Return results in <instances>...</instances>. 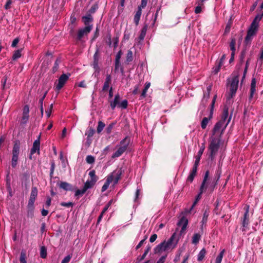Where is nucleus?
<instances>
[{"mask_svg":"<svg viewBox=\"0 0 263 263\" xmlns=\"http://www.w3.org/2000/svg\"><path fill=\"white\" fill-rule=\"evenodd\" d=\"M40 136H39L37 139H36L33 143V146L30 150V154L29 157L30 159H32V155L35 153H37L38 154H40Z\"/></svg>","mask_w":263,"mask_h":263,"instance_id":"14","label":"nucleus"},{"mask_svg":"<svg viewBox=\"0 0 263 263\" xmlns=\"http://www.w3.org/2000/svg\"><path fill=\"white\" fill-rule=\"evenodd\" d=\"M70 76V74L69 73H63L58 80V84L55 86V90L59 92L64 86Z\"/></svg>","mask_w":263,"mask_h":263,"instance_id":"10","label":"nucleus"},{"mask_svg":"<svg viewBox=\"0 0 263 263\" xmlns=\"http://www.w3.org/2000/svg\"><path fill=\"white\" fill-rule=\"evenodd\" d=\"M231 118L230 117L226 124H224L219 121L217 122L212 130V135L211 137H219L221 138V136L230 122Z\"/></svg>","mask_w":263,"mask_h":263,"instance_id":"7","label":"nucleus"},{"mask_svg":"<svg viewBox=\"0 0 263 263\" xmlns=\"http://www.w3.org/2000/svg\"><path fill=\"white\" fill-rule=\"evenodd\" d=\"M204 149H205V145H204V143H203L202 146L200 147L199 151H198L197 156L196 157V160H195V161L194 163L195 165H197V166L199 165L201 156L203 154Z\"/></svg>","mask_w":263,"mask_h":263,"instance_id":"18","label":"nucleus"},{"mask_svg":"<svg viewBox=\"0 0 263 263\" xmlns=\"http://www.w3.org/2000/svg\"><path fill=\"white\" fill-rule=\"evenodd\" d=\"M59 186L65 191H71L72 190L71 185L66 182H61Z\"/></svg>","mask_w":263,"mask_h":263,"instance_id":"28","label":"nucleus"},{"mask_svg":"<svg viewBox=\"0 0 263 263\" xmlns=\"http://www.w3.org/2000/svg\"><path fill=\"white\" fill-rule=\"evenodd\" d=\"M95 133V129L91 127L86 130L85 135L87 136V141L91 140L90 138L93 136Z\"/></svg>","mask_w":263,"mask_h":263,"instance_id":"36","label":"nucleus"},{"mask_svg":"<svg viewBox=\"0 0 263 263\" xmlns=\"http://www.w3.org/2000/svg\"><path fill=\"white\" fill-rule=\"evenodd\" d=\"M121 67V71L122 72H123V68L121 67L120 62L115 61V72H117L118 71L119 68Z\"/></svg>","mask_w":263,"mask_h":263,"instance_id":"50","label":"nucleus"},{"mask_svg":"<svg viewBox=\"0 0 263 263\" xmlns=\"http://www.w3.org/2000/svg\"><path fill=\"white\" fill-rule=\"evenodd\" d=\"M141 14L142 10L141 9V7H138L134 18V21L136 26L139 24Z\"/></svg>","mask_w":263,"mask_h":263,"instance_id":"26","label":"nucleus"},{"mask_svg":"<svg viewBox=\"0 0 263 263\" xmlns=\"http://www.w3.org/2000/svg\"><path fill=\"white\" fill-rule=\"evenodd\" d=\"M208 216H209V212L206 210L204 211L203 215L202 220L201 221L202 224H205L206 223Z\"/></svg>","mask_w":263,"mask_h":263,"instance_id":"49","label":"nucleus"},{"mask_svg":"<svg viewBox=\"0 0 263 263\" xmlns=\"http://www.w3.org/2000/svg\"><path fill=\"white\" fill-rule=\"evenodd\" d=\"M122 168L117 169L109 174L106 177L105 182L102 187V192H105L109 187L110 183L113 182L114 185L117 184L121 178L123 173Z\"/></svg>","mask_w":263,"mask_h":263,"instance_id":"3","label":"nucleus"},{"mask_svg":"<svg viewBox=\"0 0 263 263\" xmlns=\"http://www.w3.org/2000/svg\"><path fill=\"white\" fill-rule=\"evenodd\" d=\"M217 95H215L214 97L213 98L212 101L210 105V115L208 117H204L201 123V126L202 129H205L206 127V126L209 122V121L211 120V119L212 118L213 114V109L215 105V103L216 100Z\"/></svg>","mask_w":263,"mask_h":263,"instance_id":"8","label":"nucleus"},{"mask_svg":"<svg viewBox=\"0 0 263 263\" xmlns=\"http://www.w3.org/2000/svg\"><path fill=\"white\" fill-rule=\"evenodd\" d=\"M83 21L86 25V26H87L88 25H90L89 23L92 21V17L90 15H88L87 16H84L82 17ZM90 25H92V24H90Z\"/></svg>","mask_w":263,"mask_h":263,"instance_id":"35","label":"nucleus"},{"mask_svg":"<svg viewBox=\"0 0 263 263\" xmlns=\"http://www.w3.org/2000/svg\"><path fill=\"white\" fill-rule=\"evenodd\" d=\"M256 81L255 78H252L250 85V94L248 98L249 102H251L252 101L254 93L256 91Z\"/></svg>","mask_w":263,"mask_h":263,"instance_id":"16","label":"nucleus"},{"mask_svg":"<svg viewBox=\"0 0 263 263\" xmlns=\"http://www.w3.org/2000/svg\"><path fill=\"white\" fill-rule=\"evenodd\" d=\"M71 258V255H68L62 260L61 263H68Z\"/></svg>","mask_w":263,"mask_h":263,"instance_id":"59","label":"nucleus"},{"mask_svg":"<svg viewBox=\"0 0 263 263\" xmlns=\"http://www.w3.org/2000/svg\"><path fill=\"white\" fill-rule=\"evenodd\" d=\"M54 168H55V163H54V161H52L51 162V167H50V176L51 178L53 177Z\"/></svg>","mask_w":263,"mask_h":263,"instance_id":"52","label":"nucleus"},{"mask_svg":"<svg viewBox=\"0 0 263 263\" xmlns=\"http://www.w3.org/2000/svg\"><path fill=\"white\" fill-rule=\"evenodd\" d=\"M38 194L37 189L35 186H32L31 188V191L29 199L28 200L29 202L34 203L35 199L37 197Z\"/></svg>","mask_w":263,"mask_h":263,"instance_id":"17","label":"nucleus"},{"mask_svg":"<svg viewBox=\"0 0 263 263\" xmlns=\"http://www.w3.org/2000/svg\"><path fill=\"white\" fill-rule=\"evenodd\" d=\"M205 254H206V250L204 248H203L199 252V253L198 254V257H197L198 261H202L203 259Z\"/></svg>","mask_w":263,"mask_h":263,"instance_id":"39","label":"nucleus"},{"mask_svg":"<svg viewBox=\"0 0 263 263\" xmlns=\"http://www.w3.org/2000/svg\"><path fill=\"white\" fill-rule=\"evenodd\" d=\"M150 86H151L150 82H146L145 83L144 88L143 89L142 93L141 94L140 99H143V98H145L147 91L148 89L149 88Z\"/></svg>","mask_w":263,"mask_h":263,"instance_id":"34","label":"nucleus"},{"mask_svg":"<svg viewBox=\"0 0 263 263\" xmlns=\"http://www.w3.org/2000/svg\"><path fill=\"white\" fill-rule=\"evenodd\" d=\"M229 116V108L225 107L223 109L222 114L221 115V120L219 121L224 124H226L228 121Z\"/></svg>","mask_w":263,"mask_h":263,"instance_id":"22","label":"nucleus"},{"mask_svg":"<svg viewBox=\"0 0 263 263\" xmlns=\"http://www.w3.org/2000/svg\"><path fill=\"white\" fill-rule=\"evenodd\" d=\"M98 63H99V55H98V50H97L93 55V66L95 69H97L99 68Z\"/></svg>","mask_w":263,"mask_h":263,"instance_id":"32","label":"nucleus"},{"mask_svg":"<svg viewBox=\"0 0 263 263\" xmlns=\"http://www.w3.org/2000/svg\"><path fill=\"white\" fill-rule=\"evenodd\" d=\"M148 25L147 24H145L140 32V34L138 37L139 42H141L143 41L145 36L147 30Z\"/></svg>","mask_w":263,"mask_h":263,"instance_id":"27","label":"nucleus"},{"mask_svg":"<svg viewBox=\"0 0 263 263\" xmlns=\"http://www.w3.org/2000/svg\"><path fill=\"white\" fill-rule=\"evenodd\" d=\"M209 176V171H207L205 173V174L204 176V178H203V180L202 181V184H201L200 188V192L196 198V200L194 201V202L192 206V209L195 205V204L197 203V202L200 199L202 194L205 192L204 185L205 184L206 181H208Z\"/></svg>","mask_w":263,"mask_h":263,"instance_id":"9","label":"nucleus"},{"mask_svg":"<svg viewBox=\"0 0 263 263\" xmlns=\"http://www.w3.org/2000/svg\"><path fill=\"white\" fill-rule=\"evenodd\" d=\"M239 83V76H236L229 81L230 91L227 95V101L232 99L236 95L238 89Z\"/></svg>","mask_w":263,"mask_h":263,"instance_id":"6","label":"nucleus"},{"mask_svg":"<svg viewBox=\"0 0 263 263\" xmlns=\"http://www.w3.org/2000/svg\"><path fill=\"white\" fill-rule=\"evenodd\" d=\"M235 44H236V41L234 39H233L231 41L230 46V49L232 50V52H234V53L235 52Z\"/></svg>","mask_w":263,"mask_h":263,"instance_id":"51","label":"nucleus"},{"mask_svg":"<svg viewBox=\"0 0 263 263\" xmlns=\"http://www.w3.org/2000/svg\"><path fill=\"white\" fill-rule=\"evenodd\" d=\"M179 237H176V232L174 233L167 241H164L160 243L155 248L156 253H160L162 251H167L170 249L175 248L178 242Z\"/></svg>","mask_w":263,"mask_h":263,"instance_id":"2","label":"nucleus"},{"mask_svg":"<svg viewBox=\"0 0 263 263\" xmlns=\"http://www.w3.org/2000/svg\"><path fill=\"white\" fill-rule=\"evenodd\" d=\"M223 63L224 62L221 61L220 60L216 61L215 66L213 68V72L214 74H216L219 71L221 66L223 64Z\"/></svg>","mask_w":263,"mask_h":263,"instance_id":"24","label":"nucleus"},{"mask_svg":"<svg viewBox=\"0 0 263 263\" xmlns=\"http://www.w3.org/2000/svg\"><path fill=\"white\" fill-rule=\"evenodd\" d=\"M20 142L18 140L14 142L13 145V149H12V155L13 156H18L20 153Z\"/></svg>","mask_w":263,"mask_h":263,"instance_id":"25","label":"nucleus"},{"mask_svg":"<svg viewBox=\"0 0 263 263\" xmlns=\"http://www.w3.org/2000/svg\"><path fill=\"white\" fill-rule=\"evenodd\" d=\"M212 84H210L206 87V91L204 92L203 97V98L202 100V102L203 104L206 103L208 100L210 98V95L211 91L212 90Z\"/></svg>","mask_w":263,"mask_h":263,"instance_id":"20","label":"nucleus"},{"mask_svg":"<svg viewBox=\"0 0 263 263\" xmlns=\"http://www.w3.org/2000/svg\"><path fill=\"white\" fill-rule=\"evenodd\" d=\"M96 182L94 180L90 179L87 180L85 183L83 188L87 191L88 189L92 188L95 184Z\"/></svg>","mask_w":263,"mask_h":263,"instance_id":"31","label":"nucleus"},{"mask_svg":"<svg viewBox=\"0 0 263 263\" xmlns=\"http://www.w3.org/2000/svg\"><path fill=\"white\" fill-rule=\"evenodd\" d=\"M219 176L217 178V179H214L213 180H211L208 182L207 181H206L205 184L204 185V190L205 191L207 190L208 192L209 193H211L214 190L215 186L217 185V181L219 179Z\"/></svg>","mask_w":263,"mask_h":263,"instance_id":"15","label":"nucleus"},{"mask_svg":"<svg viewBox=\"0 0 263 263\" xmlns=\"http://www.w3.org/2000/svg\"><path fill=\"white\" fill-rule=\"evenodd\" d=\"M29 107L28 105H25L23 108V115H29Z\"/></svg>","mask_w":263,"mask_h":263,"instance_id":"62","label":"nucleus"},{"mask_svg":"<svg viewBox=\"0 0 263 263\" xmlns=\"http://www.w3.org/2000/svg\"><path fill=\"white\" fill-rule=\"evenodd\" d=\"M61 206H65L67 208L71 207L73 205V203L71 202H62L60 203Z\"/></svg>","mask_w":263,"mask_h":263,"instance_id":"56","label":"nucleus"},{"mask_svg":"<svg viewBox=\"0 0 263 263\" xmlns=\"http://www.w3.org/2000/svg\"><path fill=\"white\" fill-rule=\"evenodd\" d=\"M47 94V91H46L44 95L42 97V98H40L39 100V104H40V110H41V117L43 116L44 115V108H43V102Z\"/></svg>","mask_w":263,"mask_h":263,"instance_id":"30","label":"nucleus"},{"mask_svg":"<svg viewBox=\"0 0 263 263\" xmlns=\"http://www.w3.org/2000/svg\"><path fill=\"white\" fill-rule=\"evenodd\" d=\"M123 53L121 50L118 52L116 55L115 61L120 62V59Z\"/></svg>","mask_w":263,"mask_h":263,"instance_id":"58","label":"nucleus"},{"mask_svg":"<svg viewBox=\"0 0 263 263\" xmlns=\"http://www.w3.org/2000/svg\"><path fill=\"white\" fill-rule=\"evenodd\" d=\"M92 29V25H88L87 26H85V27L80 29L78 31V33L76 36V39L78 41H81L82 38L85 36L87 35L91 31Z\"/></svg>","mask_w":263,"mask_h":263,"instance_id":"11","label":"nucleus"},{"mask_svg":"<svg viewBox=\"0 0 263 263\" xmlns=\"http://www.w3.org/2000/svg\"><path fill=\"white\" fill-rule=\"evenodd\" d=\"M112 203V200H110L104 206L103 210L102 211L101 213L104 214L108 209V208L110 206L111 204Z\"/></svg>","mask_w":263,"mask_h":263,"instance_id":"54","label":"nucleus"},{"mask_svg":"<svg viewBox=\"0 0 263 263\" xmlns=\"http://www.w3.org/2000/svg\"><path fill=\"white\" fill-rule=\"evenodd\" d=\"M147 236H145L144 237V238L139 242V243L136 247V250L139 249L142 246V245L143 244V243L144 242L145 240L147 239Z\"/></svg>","mask_w":263,"mask_h":263,"instance_id":"60","label":"nucleus"},{"mask_svg":"<svg viewBox=\"0 0 263 263\" xmlns=\"http://www.w3.org/2000/svg\"><path fill=\"white\" fill-rule=\"evenodd\" d=\"M20 260L21 263H27L26 260V255L24 253L21 252Z\"/></svg>","mask_w":263,"mask_h":263,"instance_id":"55","label":"nucleus"},{"mask_svg":"<svg viewBox=\"0 0 263 263\" xmlns=\"http://www.w3.org/2000/svg\"><path fill=\"white\" fill-rule=\"evenodd\" d=\"M52 108H53V104H51L50 105L49 108L47 110H46L45 112H46L47 118H49L50 117Z\"/></svg>","mask_w":263,"mask_h":263,"instance_id":"57","label":"nucleus"},{"mask_svg":"<svg viewBox=\"0 0 263 263\" xmlns=\"http://www.w3.org/2000/svg\"><path fill=\"white\" fill-rule=\"evenodd\" d=\"M34 203L28 202L27 206V216L29 217H32L34 215Z\"/></svg>","mask_w":263,"mask_h":263,"instance_id":"23","label":"nucleus"},{"mask_svg":"<svg viewBox=\"0 0 263 263\" xmlns=\"http://www.w3.org/2000/svg\"><path fill=\"white\" fill-rule=\"evenodd\" d=\"M105 125V124L101 121H99L98 122V125L97 128V132L98 133H100L104 128Z\"/></svg>","mask_w":263,"mask_h":263,"instance_id":"42","label":"nucleus"},{"mask_svg":"<svg viewBox=\"0 0 263 263\" xmlns=\"http://www.w3.org/2000/svg\"><path fill=\"white\" fill-rule=\"evenodd\" d=\"M120 100V96L119 93L117 94L115 96L114 100L110 102V105L112 110H114L116 107L119 105Z\"/></svg>","mask_w":263,"mask_h":263,"instance_id":"19","label":"nucleus"},{"mask_svg":"<svg viewBox=\"0 0 263 263\" xmlns=\"http://www.w3.org/2000/svg\"><path fill=\"white\" fill-rule=\"evenodd\" d=\"M114 125V123H111L106 128V131L108 134H109L111 133Z\"/></svg>","mask_w":263,"mask_h":263,"instance_id":"61","label":"nucleus"},{"mask_svg":"<svg viewBox=\"0 0 263 263\" xmlns=\"http://www.w3.org/2000/svg\"><path fill=\"white\" fill-rule=\"evenodd\" d=\"M262 17V15L257 14L248 28L247 35L245 39V43L246 45L250 44L253 37L257 34L259 28V23Z\"/></svg>","mask_w":263,"mask_h":263,"instance_id":"1","label":"nucleus"},{"mask_svg":"<svg viewBox=\"0 0 263 263\" xmlns=\"http://www.w3.org/2000/svg\"><path fill=\"white\" fill-rule=\"evenodd\" d=\"M201 238V235L198 233H196L193 235L192 238V243L193 244H197Z\"/></svg>","mask_w":263,"mask_h":263,"instance_id":"40","label":"nucleus"},{"mask_svg":"<svg viewBox=\"0 0 263 263\" xmlns=\"http://www.w3.org/2000/svg\"><path fill=\"white\" fill-rule=\"evenodd\" d=\"M130 142V138L126 137L117 145V150L112 154L111 158H115L121 156L127 149Z\"/></svg>","mask_w":263,"mask_h":263,"instance_id":"5","label":"nucleus"},{"mask_svg":"<svg viewBox=\"0 0 263 263\" xmlns=\"http://www.w3.org/2000/svg\"><path fill=\"white\" fill-rule=\"evenodd\" d=\"M86 192V190H85L84 188H83L82 190H77L75 192L74 195L76 197L81 196L84 194Z\"/></svg>","mask_w":263,"mask_h":263,"instance_id":"47","label":"nucleus"},{"mask_svg":"<svg viewBox=\"0 0 263 263\" xmlns=\"http://www.w3.org/2000/svg\"><path fill=\"white\" fill-rule=\"evenodd\" d=\"M224 252H225L224 249H223L220 251V252L219 253L218 255L216 258L215 263H221V262Z\"/></svg>","mask_w":263,"mask_h":263,"instance_id":"38","label":"nucleus"},{"mask_svg":"<svg viewBox=\"0 0 263 263\" xmlns=\"http://www.w3.org/2000/svg\"><path fill=\"white\" fill-rule=\"evenodd\" d=\"M51 203V198L49 196L47 197V200L45 203L46 207L48 208Z\"/></svg>","mask_w":263,"mask_h":263,"instance_id":"64","label":"nucleus"},{"mask_svg":"<svg viewBox=\"0 0 263 263\" xmlns=\"http://www.w3.org/2000/svg\"><path fill=\"white\" fill-rule=\"evenodd\" d=\"M86 162L88 164H92L95 162V158L91 155H88L86 158Z\"/></svg>","mask_w":263,"mask_h":263,"instance_id":"48","label":"nucleus"},{"mask_svg":"<svg viewBox=\"0 0 263 263\" xmlns=\"http://www.w3.org/2000/svg\"><path fill=\"white\" fill-rule=\"evenodd\" d=\"M198 166L194 164L193 168L187 177V180L188 181L192 182L193 181L197 174Z\"/></svg>","mask_w":263,"mask_h":263,"instance_id":"21","label":"nucleus"},{"mask_svg":"<svg viewBox=\"0 0 263 263\" xmlns=\"http://www.w3.org/2000/svg\"><path fill=\"white\" fill-rule=\"evenodd\" d=\"M250 206L249 205H246L245 206V212L243 215V217L242 220V231L245 232L246 228L248 227L249 220V212Z\"/></svg>","mask_w":263,"mask_h":263,"instance_id":"12","label":"nucleus"},{"mask_svg":"<svg viewBox=\"0 0 263 263\" xmlns=\"http://www.w3.org/2000/svg\"><path fill=\"white\" fill-rule=\"evenodd\" d=\"M107 40L106 41V43L110 47L112 44L111 42V36L110 33H108L106 35Z\"/></svg>","mask_w":263,"mask_h":263,"instance_id":"53","label":"nucleus"},{"mask_svg":"<svg viewBox=\"0 0 263 263\" xmlns=\"http://www.w3.org/2000/svg\"><path fill=\"white\" fill-rule=\"evenodd\" d=\"M21 51H22V49H18V50L15 51L12 55V60L15 61V60L18 59V58H20L22 55Z\"/></svg>","mask_w":263,"mask_h":263,"instance_id":"41","label":"nucleus"},{"mask_svg":"<svg viewBox=\"0 0 263 263\" xmlns=\"http://www.w3.org/2000/svg\"><path fill=\"white\" fill-rule=\"evenodd\" d=\"M18 156H13L12 157V161H11V165L12 167L15 168L17 165V160H18Z\"/></svg>","mask_w":263,"mask_h":263,"instance_id":"45","label":"nucleus"},{"mask_svg":"<svg viewBox=\"0 0 263 263\" xmlns=\"http://www.w3.org/2000/svg\"><path fill=\"white\" fill-rule=\"evenodd\" d=\"M89 175L90 177V180H94L97 182L98 177L96 175V172L95 170H91L89 173Z\"/></svg>","mask_w":263,"mask_h":263,"instance_id":"44","label":"nucleus"},{"mask_svg":"<svg viewBox=\"0 0 263 263\" xmlns=\"http://www.w3.org/2000/svg\"><path fill=\"white\" fill-rule=\"evenodd\" d=\"M61 59L60 58H58L56 59V60L55 61L53 67L52 69V71L53 73H54L58 70L59 67V64L61 63Z\"/></svg>","mask_w":263,"mask_h":263,"instance_id":"33","label":"nucleus"},{"mask_svg":"<svg viewBox=\"0 0 263 263\" xmlns=\"http://www.w3.org/2000/svg\"><path fill=\"white\" fill-rule=\"evenodd\" d=\"M128 105V101L127 100H123L121 102L119 103L118 106L119 107L122 109H125L127 108Z\"/></svg>","mask_w":263,"mask_h":263,"instance_id":"46","label":"nucleus"},{"mask_svg":"<svg viewBox=\"0 0 263 263\" xmlns=\"http://www.w3.org/2000/svg\"><path fill=\"white\" fill-rule=\"evenodd\" d=\"M187 224L188 220L186 217L183 216L179 219L177 223V226L181 227V229L179 234L180 236L185 234Z\"/></svg>","mask_w":263,"mask_h":263,"instance_id":"13","label":"nucleus"},{"mask_svg":"<svg viewBox=\"0 0 263 263\" xmlns=\"http://www.w3.org/2000/svg\"><path fill=\"white\" fill-rule=\"evenodd\" d=\"M151 247L149 245L147 246L144 251V252H143V254H142V255L137 257V261L140 262L142 260H143L145 258L146 256L147 255L148 253L151 250Z\"/></svg>","mask_w":263,"mask_h":263,"instance_id":"29","label":"nucleus"},{"mask_svg":"<svg viewBox=\"0 0 263 263\" xmlns=\"http://www.w3.org/2000/svg\"><path fill=\"white\" fill-rule=\"evenodd\" d=\"M133 60V51L131 50H128L126 55V63L129 64Z\"/></svg>","mask_w":263,"mask_h":263,"instance_id":"37","label":"nucleus"},{"mask_svg":"<svg viewBox=\"0 0 263 263\" xmlns=\"http://www.w3.org/2000/svg\"><path fill=\"white\" fill-rule=\"evenodd\" d=\"M28 118L29 115H23L21 121L22 124H26L28 120Z\"/></svg>","mask_w":263,"mask_h":263,"instance_id":"63","label":"nucleus"},{"mask_svg":"<svg viewBox=\"0 0 263 263\" xmlns=\"http://www.w3.org/2000/svg\"><path fill=\"white\" fill-rule=\"evenodd\" d=\"M221 139L219 137H211L208 146L209 158L213 160L220 148Z\"/></svg>","mask_w":263,"mask_h":263,"instance_id":"4","label":"nucleus"},{"mask_svg":"<svg viewBox=\"0 0 263 263\" xmlns=\"http://www.w3.org/2000/svg\"><path fill=\"white\" fill-rule=\"evenodd\" d=\"M40 256L42 258H45L47 257V250L44 246L41 248Z\"/></svg>","mask_w":263,"mask_h":263,"instance_id":"43","label":"nucleus"}]
</instances>
